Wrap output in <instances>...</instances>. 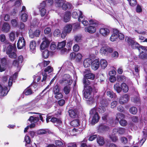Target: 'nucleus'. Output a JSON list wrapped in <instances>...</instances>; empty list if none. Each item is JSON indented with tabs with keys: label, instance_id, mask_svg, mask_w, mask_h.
Returning <instances> with one entry per match:
<instances>
[{
	"label": "nucleus",
	"instance_id": "1",
	"mask_svg": "<svg viewBox=\"0 0 147 147\" xmlns=\"http://www.w3.org/2000/svg\"><path fill=\"white\" fill-rule=\"evenodd\" d=\"M5 45L3 46V51L6 52V53L8 55L9 57L11 58L15 59L17 57V55L14 50H13V45L9 42L7 41H5Z\"/></svg>",
	"mask_w": 147,
	"mask_h": 147
},
{
	"label": "nucleus",
	"instance_id": "2",
	"mask_svg": "<svg viewBox=\"0 0 147 147\" xmlns=\"http://www.w3.org/2000/svg\"><path fill=\"white\" fill-rule=\"evenodd\" d=\"M90 24L92 25L88 27H86L85 28L86 32L92 34L94 33L96 30V26L97 24L96 20H90L89 21Z\"/></svg>",
	"mask_w": 147,
	"mask_h": 147
},
{
	"label": "nucleus",
	"instance_id": "3",
	"mask_svg": "<svg viewBox=\"0 0 147 147\" xmlns=\"http://www.w3.org/2000/svg\"><path fill=\"white\" fill-rule=\"evenodd\" d=\"M72 80L70 78V76L68 74L64 75L61 80L59 81V83L62 86L71 85Z\"/></svg>",
	"mask_w": 147,
	"mask_h": 147
},
{
	"label": "nucleus",
	"instance_id": "4",
	"mask_svg": "<svg viewBox=\"0 0 147 147\" xmlns=\"http://www.w3.org/2000/svg\"><path fill=\"white\" fill-rule=\"evenodd\" d=\"M90 116L92 117L91 123L92 124L94 125L97 123L99 120V117L98 114L95 108L93 109L90 111Z\"/></svg>",
	"mask_w": 147,
	"mask_h": 147
},
{
	"label": "nucleus",
	"instance_id": "5",
	"mask_svg": "<svg viewBox=\"0 0 147 147\" xmlns=\"http://www.w3.org/2000/svg\"><path fill=\"white\" fill-rule=\"evenodd\" d=\"M28 120L30 122L31 124L25 128L24 131L25 133L27 131L29 127L30 128L34 127L35 125V123L39 120V119L38 117H34V116H31Z\"/></svg>",
	"mask_w": 147,
	"mask_h": 147
},
{
	"label": "nucleus",
	"instance_id": "6",
	"mask_svg": "<svg viewBox=\"0 0 147 147\" xmlns=\"http://www.w3.org/2000/svg\"><path fill=\"white\" fill-rule=\"evenodd\" d=\"M140 52L139 57L142 59H145L147 56V50L145 47L141 46L139 49Z\"/></svg>",
	"mask_w": 147,
	"mask_h": 147
},
{
	"label": "nucleus",
	"instance_id": "7",
	"mask_svg": "<svg viewBox=\"0 0 147 147\" xmlns=\"http://www.w3.org/2000/svg\"><path fill=\"white\" fill-rule=\"evenodd\" d=\"M45 7L46 3L45 1H43L39 5V9L40 13L42 17L44 16L47 13V10L45 9Z\"/></svg>",
	"mask_w": 147,
	"mask_h": 147
},
{
	"label": "nucleus",
	"instance_id": "8",
	"mask_svg": "<svg viewBox=\"0 0 147 147\" xmlns=\"http://www.w3.org/2000/svg\"><path fill=\"white\" fill-rule=\"evenodd\" d=\"M25 45L26 42L24 38L23 37H19L17 44L18 48L19 49H22L25 46Z\"/></svg>",
	"mask_w": 147,
	"mask_h": 147
},
{
	"label": "nucleus",
	"instance_id": "9",
	"mask_svg": "<svg viewBox=\"0 0 147 147\" xmlns=\"http://www.w3.org/2000/svg\"><path fill=\"white\" fill-rule=\"evenodd\" d=\"M92 88L90 86H88L84 93V98L86 99H90L91 98Z\"/></svg>",
	"mask_w": 147,
	"mask_h": 147
},
{
	"label": "nucleus",
	"instance_id": "10",
	"mask_svg": "<svg viewBox=\"0 0 147 147\" xmlns=\"http://www.w3.org/2000/svg\"><path fill=\"white\" fill-rule=\"evenodd\" d=\"M43 41L40 45V49L41 50H43L47 47L49 44L50 42L48 39L44 37L42 39Z\"/></svg>",
	"mask_w": 147,
	"mask_h": 147
},
{
	"label": "nucleus",
	"instance_id": "11",
	"mask_svg": "<svg viewBox=\"0 0 147 147\" xmlns=\"http://www.w3.org/2000/svg\"><path fill=\"white\" fill-rule=\"evenodd\" d=\"M113 51V49L112 48L107 47H102L100 50L101 53L106 55H107L109 53H111Z\"/></svg>",
	"mask_w": 147,
	"mask_h": 147
},
{
	"label": "nucleus",
	"instance_id": "12",
	"mask_svg": "<svg viewBox=\"0 0 147 147\" xmlns=\"http://www.w3.org/2000/svg\"><path fill=\"white\" fill-rule=\"evenodd\" d=\"M105 106V104H103L102 102H101L98 104V107L97 108V111L100 113H103L106 110Z\"/></svg>",
	"mask_w": 147,
	"mask_h": 147
},
{
	"label": "nucleus",
	"instance_id": "13",
	"mask_svg": "<svg viewBox=\"0 0 147 147\" xmlns=\"http://www.w3.org/2000/svg\"><path fill=\"white\" fill-rule=\"evenodd\" d=\"M100 66V63L99 61L97 59H96L94 61L91 63V67L92 69L94 70H97Z\"/></svg>",
	"mask_w": 147,
	"mask_h": 147
},
{
	"label": "nucleus",
	"instance_id": "14",
	"mask_svg": "<svg viewBox=\"0 0 147 147\" xmlns=\"http://www.w3.org/2000/svg\"><path fill=\"white\" fill-rule=\"evenodd\" d=\"M119 31L116 29L113 30V33L110 38V40L112 41H114L116 40L118 37Z\"/></svg>",
	"mask_w": 147,
	"mask_h": 147
},
{
	"label": "nucleus",
	"instance_id": "15",
	"mask_svg": "<svg viewBox=\"0 0 147 147\" xmlns=\"http://www.w3.org/2000/svg\"><path fill=\"white\" fill-rule=\"evenodd\" d=\"M9 90L6 87H3L0 84V94L1 96H5L7 95L9 91Z\"/></svg>",
	"mask_w": 147,
	"mask_h": 147
},
{
	"label": "nucleus",
	"instance_id": "16",
	"mask_svg": "<svg viewBox=\"0 0 147 147\" xmlns=\"http://www.w3.org/2000/svg\"><path fill=\"white\" fill-rule=\"evenodd\" d=\"M109 129V127L105 125H101L98 127V130L100 132H104L108 131Z\"/></svg>",
	"mask_w": 147,
	"mask_h": 147
},
{
	"label": "nucleus",
	"instance_id": "17",
	"mask_svg": "<svg viewBox=\"0 0 147 147\" xmlns=\"http://www.w3.org/2000/svg\"><path fill=\"white\" fill-rule=\"evenodd\" d=\"M128 95L127 94H125L120 97L119 100V102L121 104H123L126 102L128 101Z\"/></svg>",
	"mask_w": 147,
	"mask_h": 147
},
{
	"label": "nucleus",
	"instance_id": "18",
	"mask_svg": "<svg viewBox=\"0 0 147 147\" xmlns=\"http://www.w3.org/2000/svg\"><path fill=\"white\" fill-rule=\"evenodd\" d=\"M100 33L103 36H107L110 32L109 29L106 28H102L100 30Z\"/></svg>",
	"mask_w": 147,
	"mask_h": 147
},
{
	"label": "nucleus",
	"instance_id": "19",
	"mask_svg": "<svg viewBox=\"0 0 147 147\" xmlns=\"http://www.w3.org/2000/svg\"><path fill=\"white\" fill-rule=\"evenodd\" d=\"M51 121L55 124V125L57 126L60 125L62 123L61 121L59 119L57 118L52 117L51 118Z\"/></svg>",
	"mask_w": 147,
	"mask_h": 147
},
{
	"label": "nucleus",
	"instance_id": "20",
	"mask_svg": "<svg viewBox=\"0 0 147 147\" xmlns=\"http://www.w3.org/2000/svg\"><path fill=\"white\" fill-rule=\"evenodd\" d=\"M36 47V42L35 41L32 40L30 41V47L32 52L34 53L35 51Z\"/></svg>",
	"mask_w": 147,
	"mask_h": 147
},
{
	"label": "nucleus",
	"instance_id": "21",
	"mask_svg": "<svg viewBox=\"0 0 147 147\" xmlns=\"http://www.w3.org/2000/svg\"><path fill=\"white\" fill-rule=\"evenodd\" d=\"M72 27V24H67L64 27L63 30L69 34L71 32Z\"/></svg>",
	"mask_w": 147,
	"mask_h": 147
},
{
	"label": "nucleus",
	"instance_id": "22",
	"mask_svg": "<svg viewBox=\"0 0 147 147\" xmlns=\"http://www.w3.org/2000/svg\"><path fill=\"white\" fill-rule=\"evenodd\" d=\"M18 73L16 72L13 75L12 77H11L10 78L8 82V86L9 87H10L11 86L13 80H15L16 78L18 76Z\"/></svg>",
	"mask_w": 147,
	"mask_h": 147
},
{
	"label": "nucleus",
	"instance_id": "23",
	"mask_svg": "<svg viewBox=\"0 0 147 147\" xmlns=\"http://www.w3.org/2000/svg\"><path fill=\"white\" fill-rule=\"evenodd\" d=\"M72 5L70 3H64L63 2V4L61 7L63 10H66L67 8L71 9L72 7Z\"/></svg>",
	"mask_w": 147,
	"mask_h": 147
},
{
	"label": "nucleus",
	"instance_id": "24",
	"mask_svg": "<svg viewBox=\"0 0 147 147\" xmlns=\"http://www.w3.org/2000/svg\"><path fill=\"white\" fill-rule=\"evenodd\" d=\"M92 60L89 58L86 59L84 61V65L85 67H87L90 66V64L92 63Z\"/></svg>",
	"mask_w": 147,
	"mask_h": 147
},
{
	"label": "nucleus",
	"instance_id": "25",
	"mask_svg": "<svg viewBox=\"0 0 147 147\" xmlns=\"http://www.w3.org/2000/svg\"><path fill=\"white\" fill-rule=\"evenodd\" d=\"M125 117V115L123 114L118 113L116 115L115 121L116 122H118L119 121V119H123Z\"/></svg>",
	"mask_w": 147,
	"mask_h": 147
},
{
	"label": "nucleus",
	"instance_id": "26",
	"mask_svg": "<svg viewBox=\"0 0 147 147\" xmlns=\"http://www.w3.org/2000/svg\"><path fill=\"white\" fill-rule=\"evenodd\" d=\"M71 85H67L64 87L63 91L65 94H67L69 93L71 90Z\"/></svg>",
	"mask_w": 147,
	"mask_h": 147
},
{
	"label": "nucleus",
	"instance_id": "27",
	"mask_svg": "<svg viewBox=\"0 0 147 147\" xmlns=\"http://www.w3.org/2000/svg\"><path fill=\"white\" fill-rule=\"evenodd\" d=\"M69 116L73 118H75L77 116V113L75 110L70 109L68 111Z\"/></svg>",
	"mask_w": 147,
	"mask_h": 147
},
{
	"label": "nucleus",
	"instance_id": "28",
	"mask_svg": "<svg viewBox=\"0 0 147 147\" xmlns=\"http://www.w3.org/2000/svg\"><path fill=\"white\" fill-rule=\"evenodd\" d=\"M71 13L69 12H66L65 13L63 18L64 21L67 22L69 21L70 16Z\"/></svg>",
	"mask_w": 147,
	"mask_h": 147
},
{
	"label": "nucleus",
	"instance_id": "29",
	"mask_svg": "<svg viewBox=\"0 0 147 147\" xmlns=\"http://www.w3.org/2000/svg\"><path fill=\"white\" fill-rule=\"evenodd\" d=\"M10 29V26L9 24L7 23L4 24L2 29L5 32H7Z\"/></svg>",
	"mask_w": 147,
	"mask_h": 147
},
{
	"label": "nucleus",
	"instance_id": "30",
	"mask_svg": "<svg viewBox=\"0 0 147 147\" xmlns=\"http://www.w3.org/2000/svg\"><path fill=\"white\" fill-rule=\"evenodd\" d=\"M100 64L102 68L104 69L107 66V63L106 60L102 59L100 61Z\"/></svg>",
	"mask_w": 147,
	"mask_h": 147
},
{
	"label": "nucleus",
	"instance_id": "31",
	"mask_svg": "<svg viewBox=\"0 0 147 147\" xmlns=\"http://www.w3.org/2000/svg\"><path fill=\"white\" fill-rule=\"evenodd\" d=\"M121 90H122L123 92H128L129 88L128 86L124 83H122L121 85Z\"/></svg>",
	"mask_w": 147,
	"mask_h": 147
},
{
	"label": "nucleus",
	"instance_id": "32",
	"mask_svg": "<svg viewBox=\"0 0 147 147\" xmlns=\"http://www.w3.org/2000/svg\"><path fill=\"white\" fill-rule=\"evenodd\" d=\"M70 124L74 127L78 126L80 125L79 121L77 119L73 120L71 122Z\"/></svg>",
	"mask_w": 147,
	"mask_h": 147
},
{
	"label": "nucleus",
	"instance_id": "33",
	"mask_svg": "<svg viewBox=\"0 0 147 147\" xmlns=\"http://www.w3.org/2000/svg\"><path fill=\"white\" fill-rule=\"evenodd\" d=\"M55 6L57 7H61L63 1L62 0H55Z\"/></svg>",
	"mask_w": 147,
	"mask_h": 147
},
{
	"label": "nucleus",
	"instance_id": "34",
	"mask_svg": "<svg viewBox=\"0 0 147 147\" xmlns=\"http://www.w3.org/2000/svg\"><path fill=\"white\" fill-rule=\"evenodd\" d=\"M114 89L118 93H119L121 90V87L119 83H116L114 86Z\"/></svg>",
	"mask_w": 147,
	"mask_h": 147
},
{
	"label": "nucleus",
	"instance_id": "35",
	"mask_svg": "<svg viewBox=\"0 0 147 147\" xmlns=\"http://www.w3.org/2000/svg\"><path fill=\"white\" fill-rule=\"evenodd\" d=\"M21 18L22 20L24 22H25L27 21L28 18L27 14L26 13H20Z\"/></svg>",
	"mask_w": 147,
	"mask_h": 147
},
{
	"label": "nucleus",
	"instance_id": "36",
	"mask_svg": "<svg viewBox=\"0 0 147 147\" xmlns=\"http://www.w3.org/2000/svg\"><path fill=\"white\" fill-rule=\"evenodd\" d=\"M98 143L100 146H102L105 144V141L104 138L101 137H99L97 140Z\"/></svg>",
	"mask_w": 147,
	"mask_h": 147
},
{
	"label": "nucleus",
	"instance_id": "37",
	"mask_svg": "<svg viewBox=\"0 0 147 147\" xmlns=\"http://www.w3.org/2000/svg\"><path fill=\"white\" fill-rule=\"evenodd\" d=\"M53 71V68L50 66H48L45 68L44 71H42L45 73L49 74Z\"/></svg>",
	"mask_w": 147,
	"mask_h": 147
},
{
	"label": "nucleus",
	"instance_id": "38",
	"mask_svg": "<svg viewBox=\"0 0 147 147\" xmlns=\"http://www.w3.org/2000/svg\"><path fill=\"white\" fill-rule=\"evenodd\" d=\"M66 42L65 41H64L59 42L58 44V45L57 46V49H60L64 47L66 45Z\"/></svg>",
	"mask_w": 147,
	"mask_h": 147
},
{
	"label": "nucleus",
	"instance_id": "39",
	"mask_svg": "<svg viewBox=\"0 0 147 147\" xmlns=\"http://www.w3.org/2000/svg\"><path fill=\"white\" fill-rule=\"evenodd\" d=\"M53 91L54 94L60 92V89L58 84L54 87L53 88Z\"/></svg>",
	"mask_w": 147,
	"mask_h": 147
},
{
	"label": "nucleus",
	"instance_id": "40",
	"mask_svg": "<svg viewBox=\"0 0 147 147\" xmlns=\"http://www.w3.org/2000/svg\"><path fill=\"white\" fill-rule=\"evenodd\" d=\"M84 77L88 79L93 80L95 76L94 74L90 73L85 75Z\"/></svg>",
	"mask_w": 147,
	"mask_h": 147
},
{
	"label": "nucleus",
	"instance_id": "41",
	"mask_svg": "<svg viewBox=\"0 0 147 147\" xmlns=\"http://www.w3.org/2000/svg\"><path fill=\"white\" fill-rule=\"evenodd\" d=\"M26 95H28L32 94V92L31 88H28L26 89L23 92Z\"/></svg>",
	"mask_w": 147,
	"mask_h": 147
},
{
	"label": "nucleus",
	"instance_id": "42",
	"mask_svg": "<svg viewBox=\"0 0 147 147\" xmlns=\"http://www.w3.org/2000/svg\"><path fill=\"white\" fill-rule=\"evenodd\" d=\"M55 95V97L57 99H59L63 97L62 94L60 92L54 94Z\"/></svg>",
	"mask_w": 147,
	"mask_h": 147
},
{
	"label": "nucleus",
	"instance_id": "43",
	"mask_svg": "<svg viewBox=\"0 0 147 147\" xmlns=\"http://www.w3.org/2000/svg\"><path fill=\"white\" fill-rule=\"evenodd\" d=\"M42 55L44 58H47L49 55V51L47 50H45L42 52Z\"/></svg>",
	"mask_w": 147,
	"mask_h": 147
},
{
	"label": "nucleus",
	"instance_id": "44",
	"mask_svg": "<svg viewBox=\"0 0 147 147\" xmlns=\"http://www.w3.org/2000/svg\"><path fill=\"white\" fill-rule=\"evenodd\" d=\"M125 40L126 42H127L128 44L131 45L135 42L132 39L128 37H125Z\"/></svg>",
	"mask_w": 147,
	"mask_h": 147
},
{
	"label": "nucleus",
	"instance_id": "45",
	"mask_svg": "<svg viewBox=\"0 0 147 147\" xmlns=\"http://www.w3.org/2000/svg\"><path fill=\"white\" fill-rule=\"evenodd\" d=\"M129 111L131 114H135L137 112V109L135 107H132L129 109Z\"/></svg>",
	"mask_w": 147,
	"mask_h": 147
},
{
	"label": "nucleus",
	"instance_id": "46",
	"mask_svg": "<svg viewBox=\"0 0 147 147\" xmlns=\"http://www.w3.org/2000/svg\"><path fill=\"white\" fill-rule=\"evenodd\" d=\"M88 79L85 77L83 79V83L84 85V86L85 87L87 86V85H89L90 84V82Z\"/></svg>",
	"mask_w": 147,
	"mask_h": 147
},
{
	"label": "nucleus",
	"instance_id": "47",
	"mask_svg": "<svg viewBox=\"0 0 147 147\" xmlns=\"http://www.w3.org/2000/svg\"><path fill=\"white\" fill-rule=\"evenodd\" d=\"M47 133V130L45 129H40L37 131V134L39 135L46 134Z\"/></svg>",
	"mask_w": 147,
	"mask_h": 147
},
{
	"label": "nucleus",
	"instance_id": "48",
	"mask_svg": "<svg viewBox=\"0 0 147 147\" xmlns=\"http://www.w3.org/2000/svg\"><path fill=\"white\" fill-rule=\"evenodd\" d=\"M129 2L130 5L131 6H135L137 4L136 0H127Z\"/></svg>",
	"mask_w": 147,
	"mask_h": 147
},
{
	"label": "nucleus",
	"instance_id": "49",
	"mask_svg": "<svg viewBox=\"0 0 147 147\" xmlns=\"http://www.w3.org/2000/svg\"><path fill=\"white\" fill-rule=\"evenodd\" d=\"M82 55L80 53H77L76 54V58L75 59L77 61H80L82 59Z\"/></svg>",
	"mask_w": 147,
	"mask_h": 147
},
{
	"label": "nucleus",
	"instance_id": "50",
	"mask_svg": "<svg viewBox=\"0 0 147 147\" xmlns=\"http://www.w3.org/2000/svg\"><path fill=\"white\" fill-rule=\"evenodd\" d=\"M106 94L108 96L111 98L115 97V94L113 92L110 91H108Z\"/></svg>",
	"mask_w": 147,
	"mask_h": 147
},
{
	"label": "nucleus",
	"instance_id": "51",
	"mask_svg": "<svg viewBox=\"0 0 147 147\" xmlns=\"http://www.w3.org/2000/svg\"><path fill=\"white\" fill-rule=\"evenodd\" d=\"M60 31L59 29H56L54 31L53 33L54 36L56 37H58L60 36Z\"/></svg>",
	"mask_w": 147,
	"mask_h": 147
},
{
	"label": "nucleus",
	"instance_id": "52",
	"mask_svg": "<svg viewBox=\"0 0 147 147\" xmlns=\"http://www.w3.org/2000/svg\"><path fill=\"white\" fill-rule=\"evenodd\" d=\"M110 138L113 142H116L118 140L117 137L113 134L110 136Z\"/></svg>",
	"mask_w": 147,
	"mask_h": 147
},
{
	"label": "nucleus",
	"instance_id": "53",
	"mask_svg": "<svg viewBox=\"0 0 147 147\" xmlns=\"http://www.w3.org/2000/svg\"><path fill=\"white\" fill-rule=\"evenodd\" d=\"M63 141L61 139V140H56L55 141V144L58 146H61L63 145Z\"/></svg>",
	"mask_w": 147,
	"mask_h": 147
},
{
	"label": "nucleus",
	"instance_id": "54",
	"mask_svg": "<svg viewBox=\"0 0 147 147\" xmlns=\"http://www.w3.org/2000/svg\"><path fill=\"white\" fill-rule=\"evenodd\" d=\"M9 38L11 41L14 40L15 38V32H11L10 34Z\"/></svg>",
	"mask_w": 147,
	"mask_h": 147
},
{
	"label": "nucleus",
	"instance_id": "55",
	"mask_svg": "<svg viewBox=\"0 0 147 147\" xmlns=\"http://www.w3.org/2000/svg\"><path fill=\"white\" fill-rule=\"evenodd\" d=\"M120 124L123 126H126L127 124V122L126 121L125 119L121 120L119 122Z\"/></svg>",
	"mask_w": 147,
	"mask_h": 147
},
{
	"label": "nucleus",
	"instance_id": "56",
	"mask_svg": "<svg viewBox=\"0 0 147 147\" xmlns=\"http://www.w3.org/2000/svg\"><path fill=\"white\" fill-rule=\"evenodd\" d=\"M140 46H139V44L136 42H135L133 44L131 45V47L133 49H135L136 48H138L139 49V47Z\"/></svg>",
	"mask_w": 147,
	"mask_h": 147
},
{
	"label": "nucleus",
	"instance_id": "57",
	"mask_svg": "<svg viewBox=\"0 0 147 147\" xmlns=\"http://www.w3.org/2000/svg\"><path fill=\"white\" fill-rule=\"evenodd\" d=\"M46 3V6L51 5L53 3V0H46L45 1Z\"/></svg>",
	"mask_w": 147,
	"mask_h": 147
},
{
	"label": "nucleus",
	"instance_id": "58",
	"mask_svg": "<svg viewBox=\"0 0 147 147\" xmlns=\"http://www.w3.org/2000/svg\"><path fill=\"white\" fill-rule=\"evenodd\" d=\"M7 65L0 63V72L4 71L6 69Z\"/></svg>",
	"mask_w": 147,
	"mask_h": 147
},
{
	"label": "nucleus",
	"instance_id": "59",
	"mask_svg": "<svg viewBox=\"0 0 147 147\" xmlns=\"http://www.w3.org/2000/svg\"><path fill=\"white\" fill-rule=\"evenodd\" d=\"M87 100V103L89 105H92L94 102V99L92 98H91Z\"/></svg>",
	"mask_w": 147,
	"mask_h": 147
},
{
	"label": "nucleus",
	"instance_id": "60",
	"mask_svg": "<svg viewBox=\"0 0 147 147\" xmlns=\"http://www.w3.org/2000/svg\"><path fill=\"white\" fill-rule=\"evenodd\" d=\"M11 23L13 27L17 26L18 25V22L16 19H13L11 21Z\"/></svg>",
	"mask_w": 147,
	"mask_h": 147
},
{
	"label": "nucleus",
	"instance_id": "61",
	"mask_svg": "<svg viewBox=\"0 0 147 147\" xmlns=\"http://www.w3.org/2000/svg\"><path fill=\"white\" fill-rule=\"evenodd\" d=\"M79 16L78 19V20L79 22H81L82 20H84V18H83L82 16V12L80 11H79Z\"/></svg>",
	"mask_w": 147,
	"mask_h": 147
},
{
	"label": "nucleus",
	"instance_id": "62",
	"mask_svg": "<svg viewBox=\"0 0 147 147\" xmlns=\"http://www.w3.org/2000/svg\"><path fill=\"white\" fill-rule=\"evenodd\" d=\"M120 140L121 142L124 144L127 143V139L125 137H122L120 138Z\"/></svg>",
	"mask_w": 147,
	"mask_h": 147
},
{
	"label": "nucleus",
	"instance_id": "63",
	"mask_svg": "<svg viewBox=\"0 0 147 147\" xmlns=\"http://www.w3.org/2000/svg\"><path fill=\"white\" fill-rule=\"evenodd\" d=\"M24 140L26 143L29 144L31 142V140L30 138L28 135H26L25 137Z\"/></svg>",
	"mask_w": 147,
	"mask_h": 147
},
{
	"label": "nucleus",
	"instance_id": "64",
	"mask_svg": "<svg viewBox=\"0 0 147 147\" xmlns=\"http://www.w3.org/2000/svg\"><path fill=\"white\" fill-rule=\"evenodd\" d=\"M73 26V30H75L78 28L80 27V24L78 23H75L71 24Z\"/></svg>",
	"mask_w": 147,
	"mask_h": 147
}]
</instances>
